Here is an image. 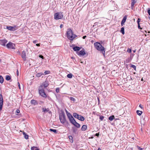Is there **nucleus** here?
Masks as SVG:
<instances>
[{"label": "nucleus", "mask_w": 150, "mask_h": 150, "mask_svg": "<svg viewBox=\"0 0 150 150\" xmlns=\"http://www.w3.org/2000/svg\"><path fill=\"white\" fill-rule=\"evenodd\" d=\"M66 34L67 38L70 41H73L77 36L76 35L74 34L71 28H68L67 29Z\"/></svg>", "instance_id": "nucleus-1"}, {"label": "nucleus", "mask_w": 150, "mask_h": 150, "mask_svg": "<svg viewBox=\"0 0 150 150\" xmlns=\"http://www.w3.org/2000/svg\"><path fill=\"white\" fill-rule=\"evenodd\" d=\"M94 45L97 50L101 51L103 55L105 54V48L100 43L98 42H95L94 43Z\"/></svg>", "instance_id": "nucleus-2"}, {"label": "nucleus", "mask_w": 150, "mask_h": 150, "mask_svg": "<svg viewBox=\"0 0 150 150\" xmlns=\"http://www.w3.org/2000/svg\"><path fill=\"white\" fill-rule=\"evenodd\" d=\"M63 16L62 12H58L54 13V18L56 20L61 19L63 18Z\"/></svg>", "instance_id": "nucleus-3"}, {"label": "nucleus", "mask_w": 150, "mask_h": 150, "mask_svg": "<svg viewBox=\"0 0 150 150\" xmlns=\"http://www.w3.org/2000/svg\"><path fill=\"white\" fill-rule=\"evenodd\" d=\"M59 119L60 122L62 124H64L65 123H68V122L66 119V116L64 113L60 115Z\"/></svg>", "instance_id": "nucleus-4"}, {"label": "nucleus", "mask_w": 150, "mask_h": 150, "mask_svg": "<svg viewBox=\"0 0 150 150\" xmlns=\"http://www.w3.org/2000/svg\"><path fill=\"white\" fill-rule=\"evenodd\" d=\"M38 90L39 93L40 95L43 98H46L47 96L45 92L44 88H41V87H39Z\"/></svg>", "instance_id": "nucleus-5"}, {"label": "nucleus", "mask_w": 150, "mask_h": 150, "mask_svg": "<svg viewBox=\"0 0 150 150\" xmlns=\"http://www.w3.org/2000/svg\"><path fill=\"white\" fill-rule=\"evenodd\" d=\"M6 47L8 49H15V44L11 42H9L6 45Z\"/></svg>", "instance_id": "nucleus-6"}, {"label": "nucleus", "mask_w": 150, "mask_h": 150, "mask_svg": "<svg viewBox=\"0 0 150 150\" xmlns=\"http://www.w3.org/2000/svg\"><path fill=\"white\" fill-rule=\"evenodd\" d=\"M65 111L67 115L70 122L74 120V118L71 114L70 113H69L66 110Z\"/></svg>", "instance_id": "nucleus-7"}, {"label": "nucleus", "mask_w": 150, "mask_h": 150, "mask_svg": "<svg viewBox=\"0 0 150 150\" xmlns=\"http://www.w3.org/2000/svg\"><path fill=\"white\" fill-rule=\"evenodd\" d=\"M6 29L11 31H14L18 29V28L16 25H14L13 26H6Z\"/></svg>", "instance_id": "nucleus-8"}, {"label": "nucleus", "mask_w": 150, "mask_h": 150, "mask_svg": "<svg viewBox=\"0 0 150 150\" xmlns=\"http://www.w3.org/2000/svg\"><path fill=\"white\" fill-rule=\"evenodd\" d=\"M7 42V40L6 39L0 40V45L2 46H6V44Z\"/></svg>", "instance_id": "nucleus-9"}, {"label": "nucleus", "mask_w": 150, "mask_h": 150, "mask_svg": "<svg viewBox=\"0 0 150 150\" xmlns=\"http://www.w3.org/2000/svg\"><path fill=\"white\" fill-rule=\"evenodd\" d=\"M71 122L78 128H79L80 127V125L77 122L75 119L73 120Z\"/></svg>", "instance_id": "nucleus-10"}, {"label": "nucleus", "mask_w": 150, "mask_h": 150, "mask_svg": "<svg viewBox=\"0 0 150 150\" xmlns=\"http://www.w3.org/2000/svg\"><path fill=\"white\" fill-rule=\"evenodd\" d=\"M49 85V84L47 81H45L43 83H42L39 87H41V88H43L47 87Z\"/></svg>", "instance_id": "nucleus-11"}, {"label": "nucleus", "mask_w": 150, "mask_h": 150, "mask_svg": "<svg viewBox=\"0 0 150 150\" xmlns=\"http://www.w3.org/2000/svg\"><path fill=\"white\" fill-rule=\"evenodd\" d=\"M85 54L86 53L84 49H82L78 53V55L80 56H83L85 55Z\"/></svg>", "instance_id": "nucleus-12"}, {"label": "nucleus", "mask_w": 150, "mask_h": 150, "mask_svg": "<svg viewBox=\"0 0 150 150\" xmlns=\"http://www.w3.org/2000/svg\"><path fill=\"white\" fill-rule=\"evenodd\" d=\"M21 56L23 59L24 61H25L26 59V52L25 51H23L22 52L21 54Z\"/></svg>", "instance_id": "nucleus-13"}, {"label": "nucleus", "mask_w": 150, "mask_h": 150, "mask_svg": "<svg viewBox=\"0 0 150 150\" xmlns=\"http://www.w3.org/2000/svg\"><path fill=\"white\" fill-rule=\"evenodd\" d=\"M127 15H125L124 17L122 20L121 23V25L122 26L123 25H124V23L125 22L127 18Z\"/></svg>", "instance_id": "nucleus-14"}, {"label": "nucleus", "mask_w": 150, "mask_h": 150, "mask_svg": "<svg viewBox=\"0 0 150 150\" xmlns=\"http://www.w3.org/2000/svg\"><path fill=\"white\" fill-rule=\"evenodd\" d=\"M42 112H48L49 113H51V112L50 111V109H49V108H42Z\"/></svg>", "instance_id": "nucleus-15"}, {"label": "nucleus", "mask_w": 150, "mask_h": 150, "mask_svg": "<svg viewBox=\"0 0 150 150\" xmlns=\"http://www.w3.org/2000/svg\"><path fill=\"white\" fill-rule=\"evenodd\" d=\"M81 48V47H79L78 46H76L73 48V50L75 51H77L79 50Z\"/></svg>", "instance_id": "nucleus-16"}, {"label": "nucleus", "mask_w": 150, "mask_h": 150, "mask_svg": "<svg viewBox=\"0 0 150 150\" xmlns=\"http://www.w3.org/2000/svg\"><path fill=\"white\" fill-rule=\"evenodd\" d=\"M87 129V126L86 125H83L81 128V130L82 131H85Z\"/></svg>", "instance_id": "nucleus-17"}, {"label": "nucleus", "mask_w": 150, "mask_h": 150, "mask_svg": "<svg viewBox=\"0 0 150 150\" xmlns=\"http://www.w3.org/2000/svg\"><path fill=\"white\" fill-rule=\"evenodd\" d=\"M78 120L81 121H83L85 120V118L84 117L81 115H79V117L77 118Z\"/></svg>", "instance_id": "nucleus-18"}, {"label": "nucleus", "mask_w": 150, "mask_h": 150, "mask_svg": "<svg viewBox=\"0 0 150 150\" xmlns=\"http://www.w3.org/2000/svg\"><path fill=\"white\" fill-rule=\"evenodd\" d=\"M132 3L131 4V7H133L134 5L136 2V0H131Z\"/></svg>", "instance_id": "nucleus-19"}, {"label": "nucleus", "mask_w": 150, "mask_h": 150, "mask_svg": "<svg viewBox=\"0 0 150 150\" xmlns=\"http://www.w3.org/2000/svg\"><path fill=\"white\" fill-rule=\"evenodd\" d=\"M23 135H24V136L25 139H28V136L27 135L26 133L25 132H23Z\"/></svg>", "instance_id": "nucleus-20"}, {"label": "nucleus", "mask_w": 150, "mask_h": 150, "mask_svg": "<svg viewBox=\"0 0 150 150\" xmlns=\"http://www.w3.org/2000/svg\"><path fill=\"white\" fill-rule=\"evenodd\" d=\"M115 118V117L114 115H111L109 117L108 119L110 121H112L113 119Z\"/></svg>", "instance_id": "nucleus-21"}, {"label": "nucleus", "mask_w": 150, "mask_h": 150, "mask_svg": "<svg viewBox=\"0 0 150 150\" xmlns=\"http://www.w3.org/2000/svg\"><path fill=\"white\" fill-rule=\"evenodd\" d=\"M73 115L74 117L76 118H78L79 116L78 114L76 113H74L73 114Z\"/></svg>", "instance_id": "nucleus-22"}, {"label": "nucleus", "mask_w": 150, "mask_h": 150, "mask_svg": "<svg viewBox=\"0 0 150 150\" xmlns=\"http://www.w3.org/2000/svg\"><path fill=\"white\" fill-rule=\"evenodd\" d=\"M69 138L70 140V142L71 143H73V137L71 136H69Z\"/></svg>", "instance_id": "nucleus-23"}, {"label": "nucleus", "mask_w": 150, "mask_h": 150, "mask_svg": "<svg viewBox=\"0 0 150 150\" xmlns=\"http://www.w3.org/2000/svg\"><path fill=\"white\" fill-rule=\"evenodd\" d=\"M4 81V79L3 77L1 76H0V82L2 83H3Z\"/></svg>", "instance_id": "nucleus-24"}, {"label": "nucleus", "mask_w": 150, "mask_h": 150, "mask_svg": "<svg viewBox=\"0 0 150 150\" xmlns=\"http://www.w3.org/2000/svg\"><path fill=\"white\" fill-rule=\"evenodd\" d=\"M43 74L42 73H38L36 74V76L38 77H40Z\"/></svg>", "instance_id": "nucleus-25"}, {"label": "nucleus", "mask_w": 150, "mask_h": 150, "mask_svg": "<svg viewBox=\"0 0 150 150\" xmlns=\"http://www.w3.org/2000/svg\"><path fill=\"white\" fill-rule=\"evenodd\" d=\"M67 76L68 78L71 79L73 75L71 74H67Z\"/></svg>", "instance_id": "nucleus-26"}, {"label": "nucleus", "mask_w": 150, "mask_h": 150, "mask_svg": "<svg viewBox=\"0 0 150 150\" xmlns=\"http://www.w3.org/2000/svg\"><path fill=\"white\" fill-rule=\"evenodd\" d=\"M136 112L137 115L139 116L141 115L142 113V111L139 110H137Z\"/></svg>", "instance_id": "nucleus-27"}, {"label": "nucleus", "mask_w": 150, "mask_h": 150, "mask_svg": "<svg viewBox=\"0 0 150 150\" xmlns=\"http://www.w3.org/2000/svg\"><path fill=\"white\" fill-rule=\"evenodd\" d=\"M120 32L123 34H124L125 33L124 28V27H122L121 29Z\"/></svg>", "instance_id": "nucleus-28"}, {"label": "nucleus", "mask_w": 150, "mask_h": 150, "mask_svg": "<svg viewBox=\"0 0 150 150\" xmlns=\"http://www.w3.org/2000/svg\"><path fill=\"white\" fill-rule=\"evenodd\" d=\"M11 79V77L9 75H7L6 76V79L7 81Z\"/></svg>", "instance_id": "nucleus-29"}, {"label": "nucleus", "mask_w": 150, "mask_h": 150, "mask_svg": "<svg viewBox=\"0 0 150 150\" xmlns=\"http://www.w3.org/2000/svg\"><path fill=\"white\" fill-rule=\"evenodd\" d=\"M31 104L35 105L36 103V101L34 100H32L31 101Z\"/></svg>", "instance_id": "nucleus-30"}, {"label": "nucleus", "mask_w": 150, "mask_h": 150, "mask_svg": "<svg viewBox=\"0 0 150 150\" xmlns=\"http://www.w3.org/2000/svg\"><path fill=\"white\" fill-rule=\"evenodd\" d=\"M70 99L72 101L74 102L76 101L75 99L73 97H70Z\"/></svg>", "instance_id": "nucleus-31"}, {"label": "nucleus", "mask_w": 150, "mask_h": 150, "mask_svg": "<svg viewBox=\"0 0 150 150\" xmlns=\"http://www.w3.org/2000/svg\"><path fill=\"white\" fill-rule=\"evenodd\" d=\"M50 130L51 131L53 132H54L55 133H57V130L55 129H50Z\"/></svg>", "instance_id": "nucleus-32"}, {"label": "nucleus", "mask_w": 150, "mask_h": 150, "mask_svg": "<svg viewBox=\"0 0 150 150\" xmlns=\"http://www.w3.org/2000/svg\"><path fill=\"white\" fill-rule=\"evenodd\" d=\"M50 73V71H46L44 72V74L43 75H46L47 74H48Z\"/></svg>", "instance_id": "nucleus-33"}, {"label": "nucleus", "mask_w": 150, "mask_h": 150, "mask_svg": "<svg viewBox=\"0 0 150 150\" xmlns=\"http://www.w3.org/2000/svg\"><path fill=\"white\" fill-rule=\"evenodd\" d=\"M37 148L36 147H35V146L32 147L31 148V150H36V149Z\"/></svg>", "instance_id": "nucleus-34"}, {"label": "nucleus", "mask_w": 150, "mask_h": 150, "mask_svg": "<svg viewBox=\"0 0 150 150\" xmlns=\"http://www.w3.org/2000/svg\"><path fill=\"white\" fill-rule=\"evenodd\" d=\"M104 118V117L102 115L100 116L99 119L101 121Z\"/></svg>", "instance_id": "nucleus-35"}, {"label": "nucleus", "mask_w": 150, "mask_h": 150, "mask_svg": "<svg viewBox=\"0 0 150 150\" xmlns=\"http://www.w3.org/2000/svg\"><path fill=\"white\" fill-rule=\"evenodd\" d=\"M59 89L58 88H57L56 89V91L57 93H58L59 92Z\"/></svg>", "instance_id": "nucleus-36"}, {"label": "nucleus", "mask_w": 150, "mask_h": 150, "mask_svg": "<svg viewBox=\"0 0 150 150\" xmlns=\"http://www.w3.org/2000/svg\"><path fill=\"white\" fill-rule=\"evenodd\" d=\"M140 20H141L139 18H138V20L137 21V23L138 24H139V22L140 21Z\"/></svg>", "instance_id": "nucleus-37"}, {"label": "nucleus", "mask_w": 150, "mask_h": 150, "mask_svg": "<svg viewBox=\"0 0 150 150\" xmlns=\"http://www.w3.org/2000/svg\"><path fill=\"white\" fill-rule=\"evenodd\" d=\"M127 52H128L130 53L131 52V50L130 49H128L127 50Z\"/></svg>", "instance_id": "nucleus-38"}, {"label": "nucleus", "mask_w": 150, "mask_h": 150, "mask_svg": "<svg viewBox=\"0 0 150 150\" xmlns=\"http://www.w3.org/2000/svg\"><path fill=\"white\" fill-rule=\"evenodd\" d=\"M138 28L139 29H142V28H141L140 25V24H138Z\"/></svg>", "instance_id": "nucleus-39"}, {"label": "nucleus", "mask_w": 150, "mask_h": 150, "mask_svg": "<svg viewBox=\"0 0 150 150\" xmlns=\"http://www.w3.org/2000/svg\"><path fill=\"white\" fill-rule=\"evenodd\" d=\"M147 12L150 15V8H149Z\"/></svg>", "instance_id": "nucleus-40"}, {"label": "nucleus", "mask_w": 150, "mask_h": 150, "mask_svg": "<svg viewBox=\"0 0 150 150\" xmlns=\"http://www.w3.org/2000/svg\"><path fill=\"white\" fill-rule=\"evenodd\" d=\"M137 148H138V149L139 150H143V149L140 147L139 146H137Z\"/></svg>", "instance_id": "nucleus-41"}, {"label": "nucleus", "mask_w": 150, "mask_h": 150, "mask_svg": "<svg viewBox=\"0 0 150 150\" xmlns=\"http://www.w3.org/2000/svg\"><path fill=\"white\" fill-rule=\"evenodd\" d=\"M18 86L20 89H21V87L20 86V84L19 82L18 83Z\"/></svg>", "instance_id": "nucleus-42"}, {"label": "nucleus", "mask_w": 150, "mask_h": 150, "mask_svg": "<svg viewBox=\"0 0 150 150\" xmlns=\"http://www.w3.org/2000/svg\"><path fill=\"white\" fill-rule=\"evenodd\" d=\"M16 112L17 113H18L20 112V110H19L17 109L16 110Z\"/></svg>", "instance_id": "nucleus-43"}, {"label": "nucleus", "mask_w": 150, "mask_h": 150, "mask_svg": "<svg viewBox=\"0 0 150 150\" xmlns=\"http://www.w3.org/2000/svg\"><path fill=\"white\" fill-rule=\"evenodd\" d=\"M38 42L37 40H35L33 41V43L34 44Z\"/></svg>", "instance_id": "nucleus-44"}, {"label": "nucleus", "mask_w": 150, "mask_h": 150, "mask_svg": "<svg viewBox=\"0 0 150 150\" xmlns=\"http://www.w3.org/2000/svg\"><path fill=\"white\" fill-rule=\"evenodd\" d=\"M39 57H40L42 59H43V58H44L43 56L42 55H40Z\"/></svg>", "instance_id": "nucleus-45"}, {"label": "nucleus", "mask_w": 150, "mask_h": 150, "mask_svg": "<svg viewBox=\"0 0 150 150\" xmlns=\"http://www.w3.org/2000/svg\"><path fill=\"white\" fill-rule=\"evenodd\" d=\"M139 107L141 108L142 109L143 107H142V105L141 104H140L139 105Z\"/></svg>", "instance_id": "nucleus-46"}, {"label": "nucleus", "mask_w": 150, "mask_h": 150, "mask_svg": "<svg viewBox=\"0 0 150 150\" xmlns=\"http://www.w3.org/2000/svg\"><path fill=\"white\" fill-rule=\"evenodd\" d=\"M99 133H96V136H97V137H98L99 136Z\"/></svg>", "instance_id": "nucleus-47"}, {"label": "nucleus", "mask_w": 150, "mask_h": 150, "mask_svg": "<svg viewBox=\"0 0 150 150\" xmlns=\"http://www.w3.org/2000/svg\"><path fill=\"white\" fill-rule=\"evenodd\" d=\"M131 67H132L135 70L136 69V66H131Z\"/></svg>", "instance_id": "nucleus-48"}, {"label": "nucleus", "mask_w": 150, "mask_h": 150, "mask_svg": "<svg viewBox=\"0 0 150 150\" xmlns=\"http://www.w3.org/2000/svg\"><path fill=\"white\" fill-rule=\"evenodd\" d=\"M60 27L61 28H62L63 27V25L62 24H61Z\"/></svg>", "instance_id": "nucleus-49"}, {"label": "nucleus", "mask_w": 150, "mask_h": 150, "mask_svg": "<svg viewBox=\"0 0 150 150\" xmlns=\"http://www.w3.org/2000/svg\"><path fill=\"white\" fill-rule=\"evenodd\" d=\"M86 37V35L84 36H83V39H85Z\"/></svg>", "instance_id": "nucleus-50"}, {"label": "nucleus", "mask_w": 150, "mask_h": 150, "mask_svg": "<svg viewBox=\"0 0 150 150\" xmlns=\"http://www.w3.org/2000/svg\"><path fill=\"white\" fill-rule=\"evenodd\" d=\"M17 75L18 76V69H17Z\"/></svg>", "instance_id": "nucleus-51"}, {"label": "nucleus", "mask_w": 150, "mask_h": 150, "mask_svg": "<svg viewBox=\"0 0 150 150\" xmlns=\"http://www.w3.org/2000/svg\"><path fill=\"white\" fill-rule=\"evenodd\" d=\"M36 45L37 46H40V45L39 44H36Z\"/></svg>", "instance_id": "nucleus-52"}, {"label": "nucleus", "mask_w": 150, "mask_h": 150, "mask_svg": "<svg viewBox=\"0 0 150 150\" xmlns=\"http://www.w3.org/2000/svg\"><path fill=\"white\" fill-rule=\"evenodd\" d=\"M98 150H101V149L100 148H98Z\"/></svg>", "instance_id": "nucleus-53"}, {"label": "nucleus", "mask_w": 150, "mask_h": 150, "mask_svg": "<svg viewBox=\"0 0 150 150\" xmlns=\"http://www.w3.org/2000/svg\"><path fill=\"white\" fill-rule=\"evenodd\" d=\"M141 81H143V78H142V79H141Z\"/></svg>", "instance_id": "nucleus-54"}, {"label": "nucleus", "mask_w": 150, "mask_h": 150, "mask_svg": "<svg viewBox=\"0 0 150 150\" xmlns=\"http://www.w3.org/2000/svg\"><path fill=\"white\" fill-rule=\"evenodd\" d=\"M131 66H134V65L132 64Z\"/></svg>", "instance_id": "nucleus-55"}]
</instances>
